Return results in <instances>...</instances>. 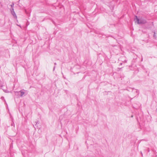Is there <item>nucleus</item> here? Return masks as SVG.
I'll return each mask as SVG.
<instances>
[{
  "label": "nucleus",
  "instance_id": "4",
  "mask_svg": "<svg viewBox=\"0 0 157 157\" xmlns=\"http://www.w3.org/2000/svg\"><path fill=\"white\" fill-rule=\"evenodd\" d=\"M14 5V4L13 3H12V4L10 5L11 7L12 8L13 7Z\"/></svg>",
  "mask_w": 157,
  "mask_h": 157
},
{
  "label": "nucleus",
  "instance_id": "6",
  "mask_svg": "<svg viewBox=\"0 0 157 157\" xmlns=\"http://www.w3.org/2000/svg\"><path fill=\"white\" fill-rule=\"evenodd\" d=\"M155 33H154V36H155Z\"/></svg>",
  "mask_w": 157,
  "mask_h": 157
},
{
  "label": "nucleus",
  "instance_id": "3",
  "mask_svg": "<svg viewBox=\"0 0 157 157\" xmlns=\"http://www.w3.org/2000/svg\"><path fill=\"white\" fill-rule=\"evenodd\" d=\"M20 92L21 93V96H22L25 94V93L24 92L22 91H20Z\"/></svg>",
  "mask_w": 157,
  "mask_h": 157
},
{
  "label": "nucleus",
  "instance_id": "1",
  "mask_svg": "<svg viewBox=\"0 0 157 157\" xmlns=\"http://www.w3.org/2000/svg\"><path fill=\"white\" fill-rule=\"evenodd\" d=\"M134 21L135 22H137L138 24H145L146 22V20L143 19H139L137 18V16H135L134 18Z\"/></svg>",
  "mask_w": 157,
  "mask_h": 157
},
{
  "label": "nucleus",
  "instance_id": "2",
  "mask_svg": "<svg viewBox=\"0 0 157 157\" xmlns=\"http://www.w3.org/2000/svg\"><path fill=\"white\" fill-rule=\"evenodd\" d=\"M11 13L14 17L15 18H17V16L14 11H12V10H11Z\"/></svg>",
  "mask_w": 157,
  "mask_h": 157
},
{
  "label": "nucleus",
  "instance_id": "5",
  "mask_svg": "<svg viewBox=\"0 0 157 157\" xmlns=\"http://www.w3.org/2000/svg\"><path fill=\"white\" fill-rule=\"evenodd\" d=\"M12 10V11H14V9H13V8H12L11 10Z\"/></svg>",
  "mask_w": 157,
  "mask_h": 157
}]
</instances>
